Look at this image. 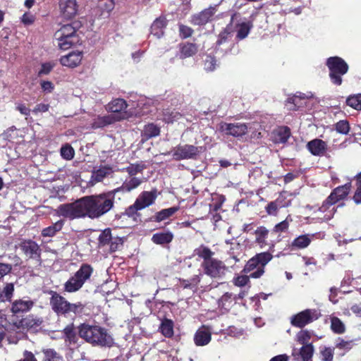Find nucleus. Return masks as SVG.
<instances>
[{
  "instance_id": "1",
  "label": "nucleus",
  "mask_w": 361,
  "mask_h": 361,
  "mask_svg": "<svg viewBox=\"0 0 361 361\" xmlns=\"http://www.w3.org/2000/svg\"><path fill=\"white\" fill-rule=\"evenodd\" d=\"M115 196L114 190L99 195L85 196L75 202L60 205L57 212L59 216L70 219L85 216L98 219L114 207Z\"/></svg>"
},
{
  "instance_id": "2",
  "label": "nucleus",
  "mask_w": 361,
  "mask_h": 361,
  "mask_svg": "<svg viewBox=\"0 0 361 361\" xmlns=\"http://www.w3.org/2000/svg\"><path fill=\"white\" fill-rule=\"evenodd\" d=\"M79 336L94 346L111 347L114 338L105 328L97 325L82 324L79 326Z\"/></svg>"
},
{
  "instance_id": "3",
  "label": "nucleus",
  "mask_w": 361,
  "mask_h": 361,
  "mask_svg": "<svg viewBox=\"0 0 361 361\" xmlns=\"http://www.w3.org/2000/svg\"><path fill=\"white\" fill-rule=\"evenodd\" d=\"M48 293L51 295L49 304L51 310L57 315L75 317L83 312L85 305L81 302L71 303L56 291L49 290Z\"/></svg>"
},
{
  "instance_id": "4",
  "label": "nucleus",
  "mask_w": 361,
  "mask_h": 361,
  "mask_svg": "<svg viewBox=\"0 0 361 361\" xmlns=\"http://www.w3.org/2000/svg\"><path fill=\"white\" fill-rule=\"evenodd\" d=\"M92 272L93 269L90 265L82 264L80 269L64 283V290L68 293H75L79 290L90 279Z\"/></svg>"
},
{
  "instance_id": "5",
  "label": "nucleus",
  "mask_w": 361,
  "mask_h": 361,
  "mask_svg": "<svg viewBox=\"0 0 361 361\" xmlns=\"http://www.w3.org/2000/svg\"><path fill=\"white\" fill-rule=\"evenodd\" d=\"M326 66L329 69V77L331 82L336 85H341V77L348 70V66L346 62L338 56H333L327 59Z\"/></svg>"
},
{
  "instance_id": "6",
  "label": "nucleus",
  "mask_w": 361,
  "mask_h": 361,
  "mask_svg": "<svg viewBox=\"0 0 361 361\" xmlns=\"http://www.w3.org/2000/svg\"><path fill=\"white\" fill-rule=\"evenodd\" d=\"M205 150L204 147H196L192 145H179L174 147L171 153L176 161L183 159H195L198 154Z\"/></svg>"
},
{
  "instance_id": "7",
  "label": "nucleus",
  "mask_w": 361,
  "mask_h": 361,
  "mask_svg": "<svg viewBox=\"0 0 361 361\" xmlns=\"http://www.w3.org/2000/svg\"><path fill=\"white\" fill-rule=\"evenodd\" d=\"M351 188V183H347L343 185L336 188L323 202L322 205L319 207V210L325 212L334 204L340 200L345 199Z\"/></svg>"
},
{
  "instance_id": "8",
  "label": "nucleus",
  "mask_w": 361,
  "mask_h": 361,
  "mask_svg": "<svg viewBox=\"0 0 361 361\" xmlns=\"http://www.w3.org/2000/svg\"><path fill=\"white\" fill-rule=\"evenodd\" d=\"M321 314L315 309L305 310L291 317V324L298 328H302L308 324L319 319Z\"/></svg>"
},
{
  "instance_id": "9",
  "label": "nucleus",
  "mask_w": 361,
  "mask_h": 361,
  "mask_svg": "<svg viewBox=\"0 0 361 361\" xmlns=\"http://www.w3.org/2000/svg\"><path fill=\"white\" fill-rule=\"evenodd\" d=\"M218 7L219 5L217 4L210 6L199 13L193 14L191 16V23L195 25H204L207 23L212 21L218 11Z\"/></svg>"
},
{
  "instance_id": "10",
  "label": "nucleus",
  "mask_w": 361,
  "mask_h": 361,
  "mask_svg": "<svg viewBox=\"0 0 361 361\" xmlns=\"http://www.w3.org/2000/svg\"><path fill=\"white\" fill-rule=\"evenodd\" d=\"M202 266L205 274L213 278H219L225 273L226 267L221 261L216 259H209L203 262Z\"/></svg>"
},
{
  "instance_id": "11",
  "label": "nucleus",
  "mask_w": 361,
  "mask_h": 361,
  "mask_svg": "<svg viewBox=\"0 0 361 361\" xmlns=\"http://www.w3.org/2000/svg\"><path fill=\"white\" fill-rule=\"evenodd\" d=\"M219 130L226 135L233 137H240L247 133V126L246 124L240 123H221L219 124Z\"/></svg>"
},
{
  "instance_id": "12",
  "label": "nucleus",
  "mask_w": 361,
  "mask_h": 361,
  "mask_svg": "<svg viewBox=\"0 0 361 361\" xmlns=\"http://www.w3.org/2000/svg\"><path fill=\"white\" fill-rule=\"evenodd\" d=\"M114 172L113 168L109 165H101L99 167H94L92 171L89 183L94 185L102 182L105 178L111 176Z\"/></svg>"
},
{
  "instance_id": "13",
  "label": "nucleus",
  "mask_w": 361,
  "mask_h": 361,
  "mask_svg": "<svg viewBox=\"0 0 361 361\" xmlns=\"http://www.w3.org/2000/svg\"><path fill=\"white\" fill-rule=\"evenodd\" d=\"M19 247L29 258L37 259L40 257L41 249L39 245L32 240H23L19 244Z\"/></svg>"
},
{
  "instance_id": "14",
  "label": "nucleus",
  "mask_w": 361,
  "mask_h": 361,
  "mask_svg": "<svg viewBox=\"0 0 361 361\" xmlns=\"http://www.w3.org/2000/svg\"><path fill=\"white\" fill-rule=\"evenodd\" d=\"M255 257L259 267L257 268V270L252 272L250 276L251 278L257 279L263 275L264 267L271 260L273 256L270 252H264L257 254Z\"/></svg>"
},
{
  "instance_id": "15",
  "label": "nucleus",
  "mask_w": 361,
  "mask_h": 361,
  "mask_svg": "<svg viewBox=\"0 0 361 361\" xmlns=\"http://www.w3.org/2000/svg\"><path fill=\"white\" fill-rule=\"evenodd\" d=\"M157 197L156 190L152 191H144L141 192L136 199V206L141 209L152 205Z\"/></svg>"
},
{
  "instance_id": "16",
  "label": "nucleus",
  "mask_w": 361,
  "mask_h": 361,
  "mask_svg": "<svg viewBox=\"0 0 361 361\" xmlns=\"http://www.w3.org/2000/svg\"><path fill=\"white\" fill-rule=\"evenodd\" d=\"M59 8L63 16L68 19L73 18L77 12L75 0H60Z\"/></svg>"
},
{
  "instance_id": "17",
  "label": "nucleus",
  "mask_w": 361,
  "mask_h": 361,
  "mask_svg": "<svg viewBox=\"0 0 361 361\" xmlns=\"http://www.w3.org/2000/svg\"><path fill=\"white\" fill-rule=\"evenodd\" d=\"M34 305V302L30 299H19L12 303L11 312L14 314H20L28 312Z\"/></svg>"
},
{
  "instance_id": "18",
  "label": "nucleus",
  "mask_w": 361,
  "mask_h": 361,
  "mask_svg": "<svg viewBox=\"0 0 361 361\" xmlns=\"http://www.w3.org/2000/svg\"><path fill=\"white\" fill-rule=\"evenodd\" d=\"M256 13L252 14L250 16L251 19L250 20L243 21L236 25V38L238 39L241 40L247 37L253 27L252 21Z\"/></svg>"
},
{
  "instance_id": "19",
  "label": "nucleus",
  "mask_w": 361,
  "mask_h": 361,
  "mask_svg": "<svg viewBox=\"0 0 361 361\" xmlns=\"http://www.w3.org/2000/svg\"><path fill=\"white\" fill-rule=\"evenodd\" d=\"M82 53L81 51H73L61 58L60 62L63 66L74 68L78 66L82 60Z\"/></svg>"
},
{
  "instance_id": "20",
  "label": "nucleus",
  "mask_w": 361,
  "mask_h": 361,
  "mask_svg": "<svg viewBox=\"0 0 361 361\" xmlns=\"http://www.w3.org/2000/svg\"><path fill=\"white\" fill-rule=\"evenodd\" d=\"M307 146L313 155L321 156L324 154L327 145L324 141L320 139H314L310 141Z\"/></svg>"
},
{
  "instance_id": "21",
  "label": "nucleus",
  "mask_w": 361,
  "mask_h": 361,
  "mask_svg": "<svg viewBox=\"0 0 361 361\" xmlns=\"http://www.w3.org/2000/svg\"><path fill=\"white\" fill-rule=\"evenodd\" d=\"M142 183V180L136 177H130L126 179L121 186L114 189L116 194L118 192H128L137 188Z\"/></svg>"
},
{
  "instance_id": "22",
  "label": "nucleus",
  "mask_w": 361,
  "mask_h": 361,
  "mask_svg": "<svg viewBox=\"0 0 361 361\" xmlns=\"http://www.w3.org/2000/svg\"><path fill=\"white\" fill-rule=\"evenodd\" d=\"M314 353V348L312 344L304 345L298 353L296 350L293 352V356L295 359H300L301 361H312V357Z\"/></svg>"
},
{
  "instance_id": "23",
  "label": "nucleus",
  "mask_w": 361,
  "mask_h": 361,
  "mask_svg": "<svg viewBox=\"0 0 361 361\" xmlns=\"http://www.w3.org/2000/svg\"><path fill=\"white\" fill-rule=\"evenodd\" d=\"M167 24V21L164 17L157 18L152 23L150 30L151 35L157 38H160L164 35V30Z\"/></svg>"
},
{
  "instance_id": "24",
  "label": "nucleus",
  "mask_w": 361,
  "mask_h": 361,
  "mask_svg": "<svg viewBox=\"0 0 361 361\" xmlns=\"http://www.w3.org/2000/svg\"><path fill=\"white\" fill-rule=\"evenodd\" d=\"M194 341L197 345H205L211 341V334L204 328L200 329L195 334Z\"/></svg>"
},
{
  "instance_id": "25",
  "label": "nucleus",
  "mask_w": 361,
  "mask_h": 361,
  "mask_svg": "<svg viewBox=\"0 0 361 361\" xmlns=\"http://www.w3.org/2000/svg\"><path fill=\"white\" fill-rule=\"evenodd\" d=\"M290 135V129L288 127H280L273 133V141L275 143H285Z\"/></svg>"
},
{
  "instance_id": "26",
  "label": "nucleus",
  "mask_w": 361,
  "mask_h": 361,
  "mask_svg": "<svg viewBox=\"0 0 361 361\" xmlns=\"http://www.w3.org/2000/svg\"><path fill=\"white\" fill-rule=\"evenodd\" d=\"M307 98L305 94L299 93V95H294L287 100L286 106L288 110L295 111L303 105L302 100Z\"/></svg>"
},
{
  "instance_id": "27",
  "label": "nucleus",
  "mask_w": 361,
  "mask_h": 361,
  "mask_svg": "<svg viewBox=\"0 0 361 361\" xmlns=\"http://www.w3.org/2000/svg\"><path fill=\"white\" fill-rule=\"evenodd\" d=\"M173 235L171 232H160L152 235V240L158 245L169 243L172 241Z\"/></svg>"
},
{
  "instance_id": "28",
  "label": "nucleus",
  "mask_w": 361,
  "mask_h": 361,
  "mask_svg": "<svg viewBox=\"0 0 361 361\" xmlns=\"http://www.w3.org/2000/svg\"><path fill=\"white\" fill-rule=\"evenodd\" d=\"M63 37L78 38L75 34V28L70 24L63 25L60 30L56 32V38H61Z\"/></svg>"
},
{
  "instance_id": "29",
  "label": "nucleus",
  "mask_w": 361,
  "mask_h": 361,
  "mask_svg": "<svg viewBox=\"0 0 361 361\" xmlns=\"http://www.w3.org/2000/svg\"><path fill=\"white\" fill-rule=\"evenodd\" d=\"M63 226V221L62 220L58 221L51 226L44 228L42 231V235L43 237H53L62 229Z\"/></svg>"
},
{
  "instance_id": "30",
  "label": "nucleus",
  "mask_w": 361,
  "mask_h": 361,
  "mask_svg": "<svg viewBox=\"0 0 361 361\" xmlns=\"http://www.w3.org/2000/svg\"><path fill=\"white\" fill-rule=\"evenodd\" d=\"M159 329L165 337L170 338L173 335V322L171 319H165L161 322Z\"/></svg>"
},
{
  "instance_id": "31",
  "label": "nucleus",
  "mask_w": 361,
  "mask_h": 361,
  "mask_svg": "<svg viewBox=\"0 0 361 361\" xmlns=\"http://www.w3.org/2000/svg\"><path fill=\"white\" fill-rule=\"evenodd\" d=\"M312 238L310 235H302L296 238L292 243V247L298 249L307 247L311 243Z\"/></svg>"
},
{
  "instance_id": "32",
  "label": "nucleus",
  "mask_w": 361,
  "mask_h": 361,
  "mask_svg": "<svg viewBox=\"0 0 361 361\" xmlns=\"http://www.w3.org/2000/svg\"><path fill=\"white\" fill-rule=\"evenodd\" d=\"M127 107L126 102L123 99H116L113 100L111 102H110L108 106L107 109L114 113L116 112H121L123 110H125Z\"/></svg>"
},
{
  "instance_id": "33",
  "label": "nucleus",
  "mask_w": 361,
  "mask_h": 361,
  "mask_svg": "<svg viewBox=\"0 0 361 361\" xmlns=\"http://www.w3.org/2000/svg\"><path fill=\"white\" fill-rule=\"evenodd\" d=\"M178 210V207H172L168 209H164L157 212L155 215V220L158 222L164 221L169 217L171 216Z\"/></svg>"
},
{
  "instance_id": "34",
  "label": "nucleus",
  "mask_w": 361,
  "mask_h": 361,
  "mask_svg": "<svg viewBox=\"0 0 361 361\" xmlns=\"http://www.w3.org/2000/svg\"><path fill=\"white\" fill-rule=\"evenodd\" d=\"M58 41V46L63 50L69 49L71 46L79 42L78 38L66 37L56 38Z\"/></svg>"
},
{
  "instance_id": "35",
  "label": "nucleus",
  "mask_w": 361,
  "mask_h": 361,
  "mask_svg": "<svg viewBox=\"0 0 361 361\" xmlns=\"http://www.w3.org/2000/svg\"><path fill=\"white\" fill-rule=\"evenodd\" d=\"M194 252L196 255L202 258L204 262L213 259L212 256L214 255V252H212V250L206 246L201 245L196 248Z\"/></svg>"
},
{
  "instance_id": "36",
  "label": "nucleus",
  "mask_w": 361,
  "mask_h": 361,
  "mask_svg": "<svg viewBox=\"0 0 361 361\" xmlns=\"http://www.w3.org/2000/svg\"><path fill=\"white\" fill-rule=\"evenodd\" d=\"M114 118L112 116H98L94 119L92 126L95 128H102L109 124H111L114 122Z\"/></svg>"
},
{
  "instance_id": "37",
  "label": "nucleus",
  "mask_w": 361,
  "mask_h": 361,
  "mask_svg": "<svg viewBox=\"0 0 361 361\" xmlns=\"http://www.w3.org/2000/svg\"><path fill=\"white\" fill-rule=\"evenodd\" d=\"M197 51V48L195 44L192 43H187L183 44L180 49V57L187 58L192 56Z\"/></svg>"
},
{
  "instance_id": "38",
  "label": "nucleus",
  "mask_w": 361,
  "mask_h": 361,
  "mask_svg": "<svg viewBox=\"0 0 361 361\" xmlns=\"http://www.w3.org/2000/svg\"><path fill=\"white\" fill-rule=\"evenodd\" d=\"M159 132V128L156 125L150 123L145 126L142 134L146 139H149L158 135Z\"/></svg>"
},
{
  "instance_id": "39",
  "label": "nucleus",
  "mask_w": 361,
  "mask_h": 361,
  "mask_svg": "<svg viewBox=\"0 0 361 361\" xmlns=\"http://www.w3.org/2000/svg\"><path fill=\"white\" fill-rule=\"evenodd\" d=\"M200 281V275H195L188 280L181 279L180 280V284L183 288H195Z\"/></svg>"
},
{
  "instance_id": "40",
  "label": "nucleus",
  "mask_w": 361,
  "mask_h": 361,
  "mask_svg": "<svg viewBox=\"0 0 361 361\" xmlns=\"http://www.w3.org/2000/svg\"><path fill=\"white\" fill-rule=\"evenodd\" d=\"M255 234L256 236V242L259 245H262L265 243V240L269 234V231L264 226H260L255 230Z\"/></svg>"
},
{
  "instance_id": "41",
  "label": "nucleus",
  "mask_w": 361,
  "mask_h": 361,
  "mask_svg": "<svg viewBox=\"0 0 361 361\" xmlns=\"http://www.w3.org/2000/svg\"><path fill=\"white\" fill-rule=\"evenodd\" d=\"M42 322V318L34 317L33 315H30L23 320L24 325L30 329L39 326Z\"/></svg>"
},
{
  "instance_id": "42",
  "label": "nucleus",
  "mask_w": 361,
  "mask_h": 361,
  "mask_svg": "<svg viewBox=\"0 0 361 361\" xmlns=\"http://www.w3.org/2000/svg\"><path fill=\"white\" fill-rule=\"evenodd\" d=\"M98 7L102 11V15H108L114 8V2L113 0H100Z\"/></svg>"
},
{
  "instance_id": "43",
  "label": "nucleus",
  "mask_w": 361,
  "mask_h": 361,
  "mask_svg": "<svg viewBox=\"0 0 361 361\" xmlns=\"http://www.w3.org/2000/svg\"><path fill=\"white\" fill-rule=\"evenodd\" d=\"M163 119L166 123H173L175 121L180 119L182 115L175 110H166L163 114Z\"/></svg>"
},
{
  "instance_id": "44",
  "label": "nucleus",
  "mask_w": 361,
  "mask_h": 361,
  "mask_svg": "<svg viewBox=\"0 0 361 361\" xmlns=\"http://www.w3.org/2000/svg\"><path fill=\"white\" fill-rule=\"evenodd\" d=\"M331 328L332 331L337 334H343L345 331V325L338 317L331 319Z\"/></svg>"
},
{
  "instance_id": "45",
  "label": "nucleus",
  "mask_w": 361,
  "mask_h": 361,
  "mask_svg": "<svg viewBox=\"0 0 361 361\" xmlns=\"http://www.w3.org/2000/svg\"><path fill=\"white\" fill-rule=\"evenodd\" d=\"M44 357L43 361H62L61 356L53 349L43 350Z\"/></svg>"
},
{
  "instance_id": "46",
  "label": "nucleus",
  "mask_w": 361,
  "mask_h": 361,
  "mask_svg": "<svg viewBox=\"0 0 361 361\" xmlns=\"http://www.w3.org/2000/svg\"><path fill=\"white\" fill-rule=\"evenodd\" d=\"M99 243L101 246L109 245L110 241L112 240L111 230L106 228L104 230L99 236Z\"/></svg>"
},
{
  "instance_id": "47",
  "label": "nucleus",
  "mask_w": 361,
  "mask_h": 361,
  "mask_svg": "<svg viewBox=\"0 0 361 361\" xmlns=\"http://www.w3.org/2000/svg\"><path fill=\"white\" fill-rule=\"evenodd\" d=\"M145 168V165L142 164H131L126 167V171L130 177H133L138 173H142Z\"/></svg>"
},
{
  "instance_id": "48",
  "label": "nucleus",
  "mask_w": 361,
  "mask_h": 361,
  "mask_svg": "<svg viewBox=\"0 0 361 361\" xmlns=\"http://www.w3.org/2000/svg\"><path fill=\"white\" fill-rule=\"evenodd\" d=\"M357 188L355 191L353 200L356 204H361V172L357 175Z\"/></svg>"
},
{
  "instance_id": "49",
  "label": "nucleus",
  "mask_w": 361,
  "mask_h": 361,
  "mask_svg": "<svg viewBox=\"0 0 361 361\" xmlns=\"http://www.w3.org/2000/svg\"><path fill=\"white\" fill-rule=\"evenodd\" d=\"M63 334L66 341H68L70 343L75 342L76 334L73 324L68 325L63 329Z\"/></svg>"
},
{
  "instance_id": "50",
  "label": "nucleus",
  "mask_w": 361,
  "mask_h": 361,
  "mask_svg": "<svg viewBox=\"0 0 361 361\" xmlns=\"http://www.w3.org/2000/svg\"><path fill=\"white\" fill-rule=\"evenodd\" d=\"M346 103L355 109L361 110V94L349 97Z\"/></svg>"
},
{
  "instance_id": "51",
  "label": "nucleus",
  "mask_w": 361,
  "mask_h": 361,
  "mask_svg": "<svg viewBox=\"0 0 361 361\" xmlns=\"http://www.w3.org/2000/svg\"><path fill=\"white\" fill-rule=\"evenodd\" d=\"M259 267V264H258L257 261L254 256L252 258H251L246 264L243 269V271L246 274L250 273V274L257 270V268Z\"/></svg>"
},
{
  "instance_id": "52",
  "label": "nucleus",
  "mask_w": 361,
  "mask_h": 361,
  "mask_svg": "<svg viewBox=\"0 0 361 361\" xmlns=\"http://www.w3.org/2000/svg\"><path fill=\"white\" fill-rule=\"evenodd\" d=\"M336 130L338 133L347 135L350 130V126L347 121L341 120L335 125Z\"/></svg>"
},
{
  "instance_id": "53",
  "label": "nucleus",
  "mask_w": 361,
  "mask_h": 361,
  "mask_svg": "<svg viewBox=\"0 0 361 361\" xmlns=\"http://www.w3.org/2000/svg\"><path fill=\"white\" fill-rule=\"evenodd\" d=\"M289 220L287 217L284 221L277 224L272 230V233H281L287 231L289 227Z\"/></svg>"
},
{
  "instance_id": "54",
  "label": "nucleus",
  "mask_w": 361,
  "mask_h": 361,
  "mask_svg": "<svg viewBox=\"0 0 361 361\" xmlns=\"http://www.w3.org/2000/svg\"><path fill=\"white\" fill-rule=\"evenodd\" d=\"M287 199V192H282L280 193L278 198L274 200V202L278 204L281 208L287 207L290 204V200Z\"/></svg>"
},
{
  "instance_id": "55",
  "label": "nucleus",
  "mask_w": 361,
  "mask_h": 361,
  "mask_svg": "<svg viewBox=\"0 0 361 361\" xmlns=\"http://www.w3.org/2000/svg\"><path fill=\"white\" fill-rule=\"evenodd\" d=\"M61 155L66 160H71L73 158L74 150L70 145H65L61 148Z\"/></svg>"
},
{
  "instance_id": "56",
  "label": "nucleus",
  "mask_w": 361,
  "mask_h": 361,
  "mask_svg": "<svg viewBox=\"0 0 361 361\" xmlns=\"http://www.w3.org/2000/svg\"><path fill=\"white\" fill-rule=\"evenodd\" d=\"M297 341L301 344H305L311 338V333L306 330H302L297 334Z\"/></svg>"
},
{
  "instance_id": "57",
  "label": "nucleus",
  "mask_w": 361,
  "mask_h": 361,
  "mask_svg": "<svg viewBox=\"0 0 361 361\" xmlns=\"http://www.w3.org/2000/svg\"><path fill=\"white\" fill-rule=\"evenodd\" d=\"M280 208L274 201H272L267 205L265 209L269 215L276 216Z\"/></svg>"
},
{
  "instance_id": "58",
  "label": "nucleus",
  "mask_w": 361,
  "mask_h": 361,
  "mask_svg": "<svg viewBox=\"0 0 361 361\" xmlns=\"http://www.w3.org/2000/svg\"><path fill=\"white\" fill-rule=\"evenodd\" d=\"M231 37L230 32L228 31L227 29H225L219 35L218 40L216 42L217 46H221V44L227 42Z\"/></svg>"
},
{
  "instance_id": "59",
  "label": "nucleus",
  "mask_w": 361,
  "mask_h": 361,
  "mask_svg": "<svg viewBox=\"0 0 361 361\" xmlns=\"http://www.w3.org/2000/svg\"><path fill=\"white\" fill-rule=\"evenodd\" d=\"M216 66V59L211 56H207L204 61V69L208 71H212L215 69Z\"/></svg>"
},
{
  "instance_id": "60",
  "label": "nucleus",
  "mask_w": 361,
  "mask_h": 361,
  "mask_svg": "<svg viewBox=\"0 0 361 361\" xmlns=\"http://www.w3.org/2000/svg\"><path fill=\"white\" fill-rule=\"evenodd\" d=\"M250 277H251L250 275L249 276H245V275L238 276L233 279V283L236 286H238V287L244 286L249 282Z\"/></svg>"
},
{
  "instance_id": "61",
  "label": "nucleus",
  "mask_w": 361,
  "mask_h": 361,
  "mask_svg": "<svg viewBox=\"0 0 361 361\" xmlns=\"http://www.w3.org/2000/svg\"><path fill=\"white\" fill-rule=\"evenodd\" d=\"M179 32H180V35L182 37L187 38L192 35L193 30L192 28H190L188 26H186L184 25H179Z\"/></svg>"
},
{
  "instance_id": "62",
  "label": "nucleus",
  "mask_w": 361,
  "mask_h": 361,
  "mask_svg": "<svg viewBox=\"0 0 361 361\" xmlns=\"http://www.w3.org/2000/svg\"><path fill=\"white\" fill-rule=\"evenodd\" d=\"M353 346V342L351 341H344L343 339H338L336 341V347L340 349L349 350Z\"/></svg>"
},
{
  "instance_id": "63",
  "label": "nucleus",
  "mask_w": 361,
  "mask_h": 361,
  "mask_svg": "<svg viewBox=\"0 0 361 361\" xmlns=\"http://www.w3.org/2000/svg\"><path fill=\"white\" fill-rule=\"evenodd\" d=\"M322 359L323 361H332L333 360V352L330 348H326L321 353Z\"/></svg>"
},
{
  "instance_id": "64",
  "label": "nucleus",
  "mask_w": 361,
  "mask_h": 361,
  "mask_svg": "<svg viewBox=\"0 0 361 361\" xmlns=\"http://www.w3.org/2000/svg\"><path fill=\"white\" fill-rule=\"evenodd\" d=\"M12 269L11 264L0 263V279L8 274Z\"/></svg>"
}]
</instances>
